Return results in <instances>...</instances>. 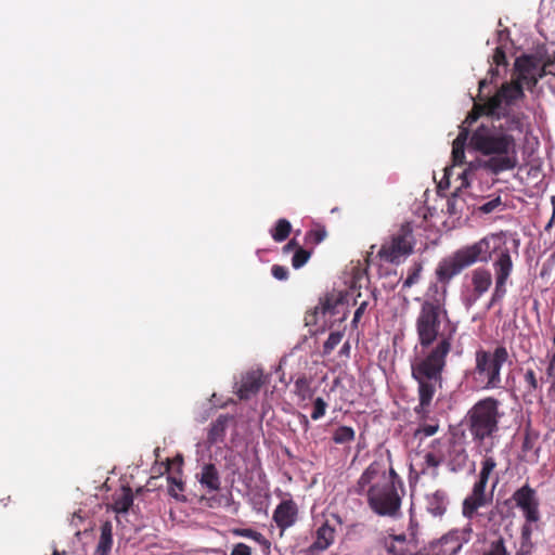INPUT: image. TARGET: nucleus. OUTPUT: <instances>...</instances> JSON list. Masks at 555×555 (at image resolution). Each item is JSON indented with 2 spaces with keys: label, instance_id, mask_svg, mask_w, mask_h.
<instances>
[{
  "label": "nucleus",
  "instance_id": "c9c22d12",
  "mask_svg": "<svg viewBox=\"0 0 555 555\" xmlns=\"http://www.w3.org/2000/svg\"><path fill=\"white\" fill-rule=\"evenodd\" d=\"M344 337V333L340 331L331 332L328 338L324 343L323 347H336L340 344Z\"/></svg>",
  "mask_w": 555,
  "mask_h": 555
},
{
  "label": "nucleus",
  "instance_id": "79ce46f5",
  "mask_svg": "<svg viewBox=\"0 0 555 555\" xmlns=\"http://www.w3.org/2000/svg\"><path fill=\"white\" fill-rule=\"evenodd\" d=\"M501 198L500 197H496V198H493L485 204H482L480 206V211L483 212V214H490L492 212L496 207H499L501 205Z\"/></svg>",
  "mask_w": 555,
  "mask_h": 555
},
{
  "label": "nucleus",
  "instance_id": "393cba45",
  "mask_svg": "<svg viewBox=\"0 0 555 555\" xmlns=\"http://www.w3.org/2000/svg\"><path fill=\"white\" fill-rule=\"evenodd\" d=\"M132 504V494L129 489H124L115 500L113 508L116 513H126Z\"/></svg>",
  "mask_w": 555,
  "mask_h": 555
},
{
  "label": "nucleus",
  "instance_id": "f8f14e48",
  "mask_svg": "<svg viewBox=\"0 0 555 555\" xmlns=\"http://www.w3.org/2000/svg\"><path fill=\"white\" fill-rule=\"evenodd\" d=\"M263 373L260 369H251L244 373L236 384V393L241 399L255 396L263 385Z\"/></svg>",
  "mask_w": 555,
  "mask_h": 555
},
{
  "label": "nucleus",
  "instance_id": "f257e3e1",
  "mask_svg": "<svg viewBox=\"0 0 555 555\" xmlns=\"http://www.w3.org/2000/svg\"><path fill=\"white\" fill-rule=\"evenodd\" d=\"M524 132V124L518 116L506 115L482 121L469 138L470 146L482 155L491 156L485 160L469 163L460 175L461 186H469V181L478 168L492 175L513 170L518 165L517 138Z\"/></svg>",
  "mask_w": 555,
  "mask_h": 555
},
{
  "label": "nucleus",
  "instance_id": "f03ea898",
  "mask_svg": "<svg viewBox=\"0 0 555 555\" xmlns=\"http://www.w3.org/2000/svg\"><path fill=\"white\" fill-rule=\"evenodd\" d=\"M498 253L499 257L493 262L495 272V287L491 297L490 305H494L503 299L506 294V282L513 270V261L509 248L503 241L501 234H491L478 242L464 246L454 251L449 257L443 258L436 269L437 280L442 284H448L454 276L459 275L464 269L474 263L488 262L491 254Z\"/></svg>",
  "mask_w": 555,
  "mask_h": 555
},
{
  "label": "nucleus",
  "instance_id": "7ed1b4c3",
  "mask_svg": "<svg viewBox=\"0 0 555 555\" xmlns=\"http://www.w3.org/2000/svg\"><path fill=\"white\" fill-rule=\"evenodd\" d=\"M396 473H387L378 464H371L360 476L356 491L366 494L370 507L380 516H395L400 509L401 499L393 478Z\"/></svg>",
  "mask_w": 555,
  "mask_h": 555
},
{
  "label": "nucleus",
  "instance_id": "13d9d810",
  "mask_svg": "<svg viewBox=\"0 0 555 555\" xmlns=\"http://www.w3.org/2000/svg\"><path fill=\"white\" fill-rule=\"evenodd\" d=\"M343 347H344V348H347V347H349V344H348V343H345Z\"/></svg>",
  "mask_w": 555,
  "mask_h": 555
},
{
  "label": "nucleus",
  "instance_id": "c85d7f7f",
  "mask_svg": "<svg viewBox=\"0 0 555 555\" xmlns=\"http://www.w3.org/2000/svg\"><path fill=\"white\" fill-rule=\"evenodd\" d=\"M490 448L485 449L483 461L481 463V470L479 475L483 478H489L494 468L496 467V462L493 456L489 455Z\"/></svg>",
  "mask_w": 555,
  "mask_h": 555
},
{
  "label": "nucleus",
  "instance_id": "bb28decb",
  "mask_svg": "<svg viewBox=\"0 0 555 555\" xmlns=\"http://www.w3.org/2000/svg\"><path fill=\"white\" fill-rule=\"evenodd\" d=\"M225 424H227L225 417H219L212 424L210 431H209V441L211 443H215L222 438L224 430H225Z\"/></svg>",
  "mask_w": 555,
  "mask_h": 555
},
{
  "label": "nucleus",
  "instance_id": "603ef678",
  "mask_svg": "<svg viewBox=\"0 0 555 555\" xmlns=\"http://www.w3.org/2000/svg\"><path fill=\"white\" fill-rule=\"evenodd\" d=\"M487 86H488L487 79H481L479 81V93H478V96H479L480 100H482L481 99V92H482L483 88H486Z\"/></svg>",
  "mask_w": 555,
  "mask_h": 555
},
{
  "label": "nucleus",
  "instance_id": "49530a36",
  "mask_svg": "<svg viewBox=\"0 0 555 555\" xmlns=\"http://www.w3.org/2000/svg\"><path fill=\"white\" fill-rule=\"evenodd\" d=\"M485 555H506V550L501 541L494 543L491 550Z\"/></svg>",
  "mask_w": 555,
  "mask_h": 555
},
{
  "label": "nucleus",
  "instance_id": "4d7b16f0",
  "mask_svg": "<svg viewBox=\"0 0 555 555\" xmlns=\"http://www.w3.org/2000/svg\"><path fill=\"white\" fill-rule=\"evenodd\" d=\"M302 418H304V423H305L306 425H308V424H309L308 418H307L306 416H302Z\"/></svg>",
  "mask_w": 555,
  "mask_h": 555
},
{
  "label": "nucleus",
  "instance_id": "052dcab7",
  "mask_svg": "<svg viewBox=\"0 0 555 555\" xmlns=\"http://www.w3.org/2000/svg\"><path fill=\"white\" fill-rule=\"evenodd\" d=\"M53 555H60L57 551H54Z\"/></svg>",
  "mask_w": 555,
  "mask_h": 555
},
{
  "label": "nucleus",
  "instance_id": "aec40b11",
  "mask_svg": "<svg viewBox=\"0 0 555 555\" xmlns=\"http://www.w3.org/2000/svg\"><path fill=\"white\" fill-rule=\"evenodd\" d=\"M113 544V526L109 521H105L101 526V535L96 552L100 555H108Z\"/></svg>",
  "mask_w": 555,
  "mask_h": 555
},
{
  "label": "nucleus",
  "instance_id": "39448f33",
  "mask_svg": "<svg viewBox=\"0 0 555 555\" xmlns=\"http://www.w3.org/2000/svg\"><path fill=\"white\" fill-rule=\"evenodd\" d=\"M416 330L423 347L438 340L437 347H450V325H442V308L439 302L424 301L416 320Z\"/></svg>",
  "mask_w": 555,
  "mask_h": 555
},
{
  "label": "nucleus",
  "instance_id": "0eeeda50",
  "mask_svg": "<svg viewBox=\"0 0 555 555\" xmlns=\"http://www.w3.org/2000/svg\"><path fill=\"white\" fill-rule=\"evenodd\" d=\"M499 402L493 398L478 401L469 411L470 431L475 438L485 439L498 429Z\"/></svg>",
  "mask_w": 555,
  "mask_h": 555
},
{
  "label": "nucleus",
  "instance_id": "b1692460",
  "mask_svg": "<svg viewBox=\"0 0 555 555\" xmlns=\"http://www.w3.org/2000/svg\"><path fill=\"white\" fill-rule=\"evenodd\" d=\"M295 393L300 398V400L306 401L310 400L313 396V390L311 389L310 382L306 377H300L295 382Z\"/></svg>",
  "mask_w": 555,
  "mask_h": 555
},
{
  "label": "nucleus",
  "instance_id": "bf43d9fd",
  "mask_svg": "<svg viewBox=\"0 0 555 555\" xmlns=\"http://www.w3.org/2000/svg\"><path fill=\"white\" fill-rule=\"evenodd\" d=\"M496 483H498V479L494 480L493 488L496 486Z\"/></svg>",
  "mask_w": 555,
  "mask_h": 555
},
{
  "label": "nucleus",
  "instance_id": "a878e982",
  "mask_svg": "<svg viewBox=\"0 0 555 555\" xmlns=\"http://www.w3.org/2000/svg\"><path fill=\"white\" fill-rule=\"evenodd\" d=\"M354 430L351 427L340 426L335 429L333 440L338 444L349 443L354 439Z\"/></svg>",
  "mask_w": 555,
  "mask_h": 555
},
{
  "label": "nucleus",
  "instance_id": "a211bd4d",
  "mask_svg": "<svg viewBox=\"0 0 555 555\" xmlns=\"http://www.w3.org/2000/svg\"><path fill=\"white\" fill-rule=\"evenodd\" d=\"M522 86L524 83L516 80L509 83H503L498 91L500 92V95L503 98V101L507 105H511L525 95Z\"/></svg>",
  "mask_w": 555,
  "mask_h": 555
},
{
  "label": "nucleus",
  "instance_id": "ddd939ff",
  "mask_svg": "<svg viewBox=\"0 0 555 555\" xmlns=\"http://www.w3.org/2000/svg\"><path fill=\"white\" fill-rule=\"evenodd\" d=\"M489 478H483L479 475V480L474 485L470 495H468L463 503V515L470 518L474 513L487 504L486 486Z\"/></svg>",
  "mask_w": 555,
  "mask_h": 555
},
{
  "label": "nucleus",
  "instance_id": "dca6fc26",
  "mask_svg": "<svg viewBox=\"0 0 555 555\" xmlns=\"http://www.w3.org/2000/svg\"><path fill=\"white\" fill-rule=\"evenodd\" d=\"M491 284L492 275L488 269L477 268L472 272V285L476 298L487 293Z\"/></svg>",
  "mask_w": 555,
  "mask_h": 555
},
{
  "label": "nucleus",
  "instance_id": "09e8293b",
  "mask_svg": "<svg viewBox=\"0 0 555 555\" xmlns=\"http://www.w3.org/2000/svg\"><path fill=\"white\" fill-rule=\"evenodd\" d=\"M298 247H301V246L299 245V243L295 238H293L283 247V251L284 253H289L293 249L296 250Z\"/></svg>",
  "mask_w": 555,
  "mask_h": 555
},
{
  "label": "nucleus",
  "instance_id": "2f4dec72",
  "mask_svg": "<svg viewBox=\"0 0 555 555\" xmlns=\"http://www.w3.org/2000/svg\"><path fill=\"white\" fill-rule=\"evenodd\" d=\"M327 408V403L322 398H317L313 403V412L311 418L314 421L320 420L324 416Z\"/></svg>",
  "mask_w": 555,
  "mask_h": 555
},
{
  "label": "nucleus",
  "instance_id": "6e6552de",
  "mask_svg": "<svg viewBox=\"0 0 555 555\" xmlns=\"http://www.w3.org/2000/svg\"><path fill=\"white\" fill-rule=\"evenodd\" d=\"M507 360L506 349H486L477 352V373L482 379L487 380V388L498 387L501 382L500 371Z\"/></svg>",
  "mask_w": 555,
  "mask_h": 555
},
{
  "label": "nucleus",
  "instance_id": "412c9836",
  "mask_svg": "<svg viewBox=\"0 0 555 555\" xmlns=\"http://www.w3.org/2000/svg\"><path fill=\"white\" fill-rule=\"evenodd\" d=\"M503 98L500 95V92L498 91L493 96L489 98L485 103L482 104H476V109H479L486 116L489 118L487 120H492L493 118L500 117L496 114V111L501 107Z\"/></svg>",
  "mask_w": 555,
  "mask_h": 555
},
{
  "label": "nucleus",
  "instance_id": "1a4fd4ad",
  "mask_svg": "<svg viewBox=\"0 0 555 555\" xmlns=\"http://www.w3.org/2000/svg\"><path fill=\"white\" fill-rule=\"evenodd\" d=\"M473 529L469 525L462 529H454L440 540L430 543V550L436 555H456L462 546L470 540Z\"/></svg>",
  "mask_w": 555,
  "mask_h": 555
},
{
  "label": "nucleus",
  "instance_id": "20e7f679",
  "mask_svg": "<svg viewBox=\"0 0 555 555\" xmlns=\"http://www.w3.org/2000/svg\"><path fill=\"white\" fill-rule=\"evenodd\" d=\"M447 349H422L412 363V375L418 383L417 414L425 416L436 392Z\"/></svg>",
  "mask_w": 555,
  "mask_h": 555
},
{
  "label": "nucleus",
  "instance_id": "3c124183",
  "mask_svg": "<svg viewBox=\"0 0 555 555\" xmlns=\"http://www.w3.org/2000/svg\"><path fill=\"white\" fill-rule=\"evenodd\" d=\"M551 204H552L553 212H552V218L548 222L547 228L551 227V224L555 222V196L551 197Z\"/></svg>",
  "mask_w": 555,
  "mask_h": 555
},
{
  "label": "nucleus",
  "instance_id": "864d4df0",
  "mask_svg": "<svg viewBox=\"0 0 555 555\" xmlns=\"http://www.w3.org/2000/svg\"><path fill=\"white\" fill-rule=\"evenodd\" d=\"M414 555H436V554L434 551L430 550V545H429L427 548H424Z\"/></svg>",
  "mask_w": 555,
  "mask_h": 555
},
{
  "label": "nucleus",
  "instance_id": "473e14b6",
  "mask_svg": "<svg viewBox=\"0 0 555 555\" xmlns=\"http://www.w3.org/2000/svg\"><path fill=\"white\" fill-rule=\"evenodd\" d=\"M424 461L427 468H437L440 463L443 461V456L440 454H435L434 452H427L424 455Z\"/></svg>",
  "mask_w": 555,
  "mask_h": 555
},
{
  "label": "nucleus",
  "instance_id": "58836bf2",
  "mask_svg": "<svg viewBox=\"0 0 555 555\" xmlns=\"http://www.w3.org/2000/svg\"><path fill=\"white\" fill-rule=\"evenodd\" d=\"M468 137H469L468 128L462 127L460 133L454 139L452 145L465 149V144H466V141L468 140Z\"/></svg>",
  "mask_w": 555,
  "mask_h": 555
},
{
  "label": "nucleus",
  "instance_id": "a18cd8bd",
  "mask_svg": "<svg viewBox=\"0 0 555 555\" xmlns=\"http://www.w3.org/2000/svg\"><path fill=\"white\" fill-rule=\"evenodd\" d=\"M366 307H367V302L363 301V302L360 304V306L354 311V315H353V319H352V324L354 326H357L358 322L360 321V319L364 314V312L366 310Z\"/></svg>",
  "mask_w": 555,
  "mask_h": 555
},
{
  "label": "nucleus",
  "instance_id": "4be33fe9",
  "mask_svg": "<svg viewBox=\"0 0 555 555\" xmlns=\"http://www.w3.org/2000/svg\"><path fill=\"white\" fill-rule=\"evenodd\" d=\"M292 232V224L287 219L281 218L276 221L275 225L270 230L272 238L278 242H284Z\"/></svg>",
  "mask_w": 555,
  "mask_h": 555
},
{
  "label": "nucleus",
  "instance_id": "e433bc0d",
  "mask_svg": "<svg viewBox=\"0 0 555 555\" xmlns=\"http://www.w3.org/2000/svg\"><path fill=\"white\" fill-rule=\"evenodd\" d=\"M492 62L496 66H501V65H506L507 64L506 54H505V51H504V49L502 47H496L495 48L494 53L492 55Z\"/></svg>",
  "mask_w": 555,
  "mask_h": 555
},
{
  "label": "nucleus",
  "instance_id": "5701e85b",
  "mask_svg": "<svg viewBox=\"0 0 555 555\" xmlns=\"http://www.w3.org/2000/svg\"><path fill=\"white\" fill-rule=\"evenodd\" d=\"M423 271V264L421 262H414L408 269L406 279L402 283V289L410 288L414 284H416L421 279V273Z\"/></svg>",
  "mask_w": 555,
  "mask_h": 555
},
{
  "label": "nucleus",
  "instance_id": "8fccbe9b",
  "mask_svg": "<svg viewBox=\"0 0 555 555\" xmlns=\"http://www.w3.org/2000/svg\"><path fill=\"white\" fill-rule=\"evenodd\" d=\"M526 380L532 386L533 388L537 387V380L534 378L533 372L529 371L526 374Z\"/></svg>",
  "mask_w": 555,
  "mask_h": 555
},
{
  "label": "nucleus",
  "instance_id": "2eb2a0df",
  "mask_svg": "<svg viewBox=\"0 0 555 555\" xmlns=\"http://www.w3.org/2000/svg\"><path fill=\"white\" fill-rule=\"evenodd\" d=\"M296 516V504L293 501L287 500L278 505L273 514V519L280 528L285 529L295 522Z\"/></svg>",
  "mask_w": 555,
  "mask_h": 555
},
{
  "label": "nucleus",
  "instance_id": "7c9ffc66",
  "mask_svg": "<svg viewBox=\"0 0 555 555\" xmlns=\"http://www.w3.org/2000/svg\"><path fill=\"white\" fill-rule=\"evenodd\" d=\"M326 236V231L324 228L312 229L306 233L305 242L306 244H320Z\"/></svg>",
  "mask_w": 555,
  "mask_h": 555
},
{
  "label": "nucleus",
  "instance_id": "37998d69",
  "mask_svg": "<svg viewBox=\"0 0 555 555\" xmlns=\"http://www.w3.org/2000/svg\"><path fill=\"white\" fill-rule=\"evenodd\" d=\"M438 430L437 424L423 425L416 430V436L423 435L425 437H430L435 435Z\"/></svg>",
  "mask_w": 555,
  "mask_h": 555
},
{
  "label": "nucleus",
  "instance_id": "de8ad7c7",
  "mask_svg": "<svg viewBox=\"0 0 555 555\" xmlns=\"http://www.w3.org/2000/svg\"><path fill=\"white\" fill-rule=\"evenodd\" d=\"M481 115H485L482 112H480L479 109H476V104L474 105L473 107V111L467 115L466 119H465V124H468V126H470L473 122H475Z\"/></svg>",
  "mask_w": 555,
  "mask_h": 555
},
{
  "label": "nucleus",
  "instance_id": "423d86ee",
  "mask_svg": "<svg viewBox=\"0 0 555 555\" xmlns=\"http://www.w3.org/2000/svg\"><path fill=\"white\" fill-rule=\"evenodd\" d=\"M414 245L413 229L406 222L383 242L377 251V257L384 262L399 264L413 253Z\"/></svg>",
  "mask_w": 555,
  "mask_h": 555
},
{
  "label": "nucleus",
  "instance_id": "ea45409f",
  "mask_svg": "<svg viewBox=\"0 0 555 555\" xmlns=\"http://www.w3.org/2000/svg\"><path fill=\"white\" fill-rule=\"evenodd\" d=\"M468 137H469L468 128L462 127L460 133L454 139L452 145L465 149V144H466V141L468 140Z\"/></svg>",
  "mask_w": 555,
  "mask_h": 555
},
{
  "label": "nucleus",
  "instance_id": "c03bdc74",
  "mask_svg": "<svg viewBox=\"0 0 555 555\" xmlns=\"http://www.w3.org/2000/svg\"><path fill=\"white\" fill-rule=\"evenodd\" d=\"M231 555H251V548L244 543H237L234 545Z\"/></svg>",
  "mask_w": 555,
  "mask_h": 555
},
{
  "label": "nucleus",
  "instance_id": "f704fd0d",
  "mask_svg": "<svg viewBox=\"0 0 555 555\" xmlns=\"http://www.w3.org/2000/svg\"><path fill=\"white\" fill-rule=\"evenodd\" d=\"M168 481H169L168 491H169L170 495H172L173 498L178 499L179 498V493L183 491V483H182V481L178 480L175 477H169Z\"/></svg>",
  "mask_w": 555,
  "mask_h": 555
},
{
  "label": "nucleus",
  "instance_id": "9b49d317",
  "mask_svg": "<svg viewBox=\"0 0 555 555\" xmlns=\"http://www.w3.org/2000/svg\"><path fill=\"white\" fill-rule=\"evenodd\" d=\"M341 305V293L332 292L325 294L322 298H320L319 305L314 308V310L306 313V325L317 324L320 319H323L325 322V318L327 315L333 317L339 312L338 308Z\"/></svg>",
  "mask_w": 555,
  "mask_h": 555
},
{
  "label": "nucleus",
  "instance_id": "f3484780",
  "mask_svg": "<svg viewBox=\"0 0 555 555\" xmlns=\"http://www.w3.org/2000/svg\"><path fill=\"white\" fill-rule=\"evenodd\" d=\"M334 540L335 529L328 524V521H326L317 530L315 540L311 544L310 548L312 552L325 551L330 545H332Z\"/></svg>",
  "mask_w": 555,
  "mask_h": 555
},
{
  "label": "nucleus",
  "instance_id": "5fc2aeb1",
  "mask_svg": "<svg viewBox=\"0 0 555 555\" xmlns=\"http://www.w3.org/2000/svg\"><path fill=\"white\" fill-rule=\"evenodd\" d=\"M550 369L551 370H554L555 369V353L553 354L552 357V360H551V363H550Z\"/></svg>",
  "mask_w": 555,
  "mask_h": 555
},
{
  "label": "nucleus",
  "instance_id": "c756f323",
  "mask_svg": "<svg viewBox=\"0 0 555 555\" xmlns=\"http://www.w3.org/2000/svg\"><path fill=\"white\" fill-rule=\"evenodd\" d=\"M310 257H311V251H309L302 247H298L295 250V254L292 258V266L295 269H299L308 262Z\"/></svg>",
  "mask_w": 555,
  "mask_h": 555
},
{
  "label": "nucleus",
  "instance_id": "72a5a7b5",
  "mask_svg": "<svg viewBox=\"0 0 555 555\" xmlns=\"http://www.w3.org/2000/svg\"><path fill=\"white\" fill-rule=\"evenodd\" d=\"M235 534L244 537V538L253 539L259 543L266 542L263 535L260 532L254 531L251 529L235 530Z\"/></svg>",
  "mask_w": 555,
  "mask_h": 555
},
{
  "label": "nucleus",
  "instance_id": "4468645a",
  "mask_svg": "<svg viewBox=\"0 0 555 555\" xmlns=\"http://www.w3.org/2000/svg\"><path fill=\"white\" fill-rule=\"evenodd\" d=\"M516 505L521 508L525 517L529 521H537L539 518L538 503L533 490L522 487L514 494Z\"/></svg>",
  "mask_w": 555,
  "mask_h": 555
},
{
  "label": "nucleus",
  "instance_id": "6e6d98bb",
  "mask_svg": "<svg viewBox=\"0 0 555 555\" xmlns=\"http://www.w3.org/2000/svg\"><path fill=\"white\" fill-rule=\"evenodd\" d=\"M489 73H491L492 76H496L499 74L498 69L490 68Z\"/></svg>",
  "mask_w": 555,
  "mask_h": 555
},
{
  "label": "nucleus",
  "instance_id": "6ab92c4d",
  "mask_svg": "<svg viewBox=\"0 0 555 555\" xmlns=\"http://www.w3.org/2000/svg\"><path fill=\"white\" fill-rule=\"evenodd\" d=\"M198 481L210 492L217 491L220 488L219 475L212 464H207L203 467Z\"/></svg>",
  "mask_w": 555,
  "mask_h": 555
},
{
  "label": "nucleus",
  "instance_id": "9d476101",
  "mask_svg": "<svg viewBox=\"0 0 555 555\" xmlns=\"http://www.w3.org/2000/svg\"><path fill=\"white\" fill-rule=\"evenodd\" d=\"M547 66L548 64L541 66L540 61L532 55H522L515 61L517 80L529 88L533 87L545 74Z\"/></svg>",
  "mask_w": 555,
  "mask_h": 555
},
{
  "label": "nucleus",
  "instance_id": "4c0bfd02",
  "mask_svg": "<svg viewBox=\"0 0 555 555\" xmlns=\"http://www.w3.org/2000/svg\"><path fill=\"white\" fill-rule=\"evenodd\" d=\"M271 273L276 280L280 281L287 280L288 278V269L280 264H273L271 268Z\"/></svg>",
  "mask_w": 555,
  "mask_h": 555
},
{
  "label": "nucleus",
  "instance_id": "a19ab883",
  "mask_svg": "<svg viewBox=\"0 0 555 555\" xmlns=\"http://www.w3.org/2000/svg\"><path fill=\"white\" fill-rule=\"evenodd\" d=\"M452 159L454 165H462L465 159V149L452 145Z\"/></svg>",
  "mask_w": 555,
  "mask_h": 555
},
{
  "label": "nucleus",
  "instance_id": "cd10ccee",
  "mask_svg": "<svg viewBox=\"0 0 555 555\" xmlns=\"http://www.w3.org/2000/svg\"><path fill=\"white\" fill-rule=\"evenodd\" d=\"M490 448L485 449L483 461L481 463V470L479 475L483 478H489L494 468L496 467V462L493 456L489 455Z\"/></svg>",
  "mask_w": 555,
  "mask_h": 555
}]
</instances>
